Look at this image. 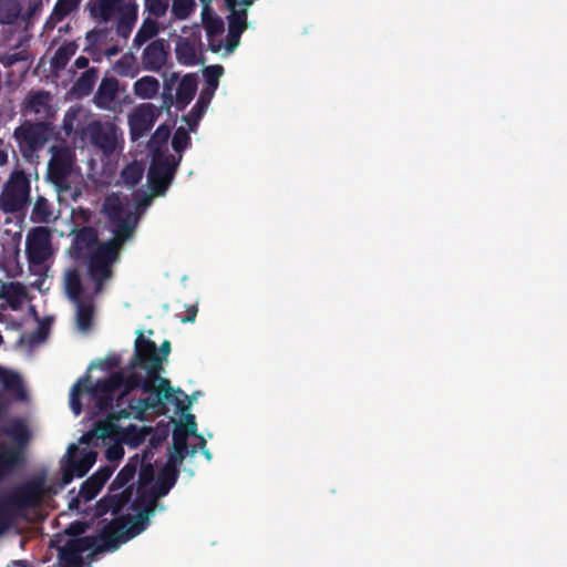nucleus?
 <instances>
[{
    "label": "nucleus",
    "instance_id": "f257e3e1",
    "mask_svg": "<svg viewBox=\"0 0 567 567\" xmlns=\"http://www.w3.org/2000/svg\"><path fill=\"white\" fill-rule=\"evenodd\" d=\"M104 212L115 223L113 237L107 243L100 244L95 230L83 228L75 235L71 247L76 258L89 260L91 276L99 284L111 279V267L117 260L118 250L132 238L138 221L135 212L124 209L118 196L107 197Z\"/></svg>",
    "mask_w": 567,
    "mask_h": 567
},
{
    "label": "nucleus",
    "instance_id": "f03ea898",
    "mask_svg": "<svg viewBox=\"0 0 567 567\" xmlns=\"http://www.w3.org/2000/svg\"><path fill=\"white\" fill-rule=\"evenodd\" d=\"M171 352V342L165 340L161 348L157 349L156 343L150 339H145L143 333L140 332L135 340L134 357L131 361V368H141L145 371L143 375L144 380H151L154 395H147L146 398L133 399L127 398L128 408L131 412L121 410L120 416L128 417L134 414L135 417L142 419L144 413L152 410L157 413H164L166 405L164 400L175 403L177 409L181 411L186 410L189 405H184L183 402L178 401L174 396V389L171 385L169 380L161 377L163 370L162 363Z\"/></svg>",
    "mask_w": 567,
    "mask_h": 567
},
{
    "label": "nucleus",
    "instance_id": "7ed1b4c3",
    "mask_svg": "<svg viewBox=\"0 0 567 567\" xmlns=\"http://www.w3.org/2000/svg\"><path fill=\"white\" fill-rule=\"evenodd\" d=\"M45 471L12 487L0 495V537L8 533L16 522L25 516L27 511L40 507L44 498L52 493L47 485Z\"/></svg>",
    "mask_w": 567,
    "mask_h": 567
},
{
    "label": "nucleus",
    "instance_id": "20e7f679",
    "mask_svg": "<svg viewBox=\"0 0 567 567\" xmlns=\"http://www.w3.org/2000/svg\"><path fill=\"white\" fill-rule=\"evenodd\" d=\"M0 431L11 437L20 450L29 442L30 431L27 422L20 417L7 421L10 405L13 402H28L29 393L22 377L17 371L0 365Z\"/></svg>",
    "mask_w": 567,
    "mask_h": 567
},
{
    "label": "nucleus",
    "instance_id": "39448f33",
    "mask_svg": "<svg viewBox=\"0 0 567 567\" xmlns=\"http://www.w3.org/2000/svg\"><path fill=\"white\" fill-rule=\"evenodd\" d=\"M171 135L168 126L161 125L153 133L148 147L153 158L148 171V179L153 186L152 194H144L143 198L137 200L136 209L145 208L151 204L155 195H161L166 189L174 172V163L168 154L167 142Z\"/></svg>",
    "mask_w": 567,
    "mask_h": 567
},
{
    "label": "nucleus",
    "instance_id": "423d86ee",
    "mask_svg": "<svg viewBox=\"0 0 567 567\" xmlns=\"http://www.w3.org/2000/svg\"><path fill=\"white\" fill-rule=\"evenodd\" d=\"M49 153L51 157L48 163V181L59 193L70 190L80 177L72 150L65 143H58L49 147Z\"/></svg>",
    "mask_w": 567,
    "mask_h": 567
},
{
    "label": "nucleus",
    "instance_id": "0eeeda50",
    "mask_svg": "<svg viewBox=\"0 0 567 567\" xmlns=\"http://www.w3.org/2000/svg\"><path fill=\"white\" fill-rule=\"evenodd\" d=\"M151 380H144L143 374L132 369L128 374L123 372H115L109 378L100 379L94 385L87 389L92 395L109 394L115 396L118 394V400L127 398L135 389H141L143 393L154 395Z\"/></svg>",
    "mask_w": 567,
    "mask_h": 567
},
{
    "label": "nucleus",
    "instance_id": "6e6552de",
    "mask_svg": "<svg viewBox=\"0 0 567 567\" xmlns=\"http://www.w3.org/2000/svg\"><path fill=\"white\" fill-rule=\"evenodd\" d=\"M144 1V13L143 18L134 38L133 47L142 48L150 40L156 38L159 33L165 32L168 28L161 19L164 18L168 10L171 0H143Z\"/></svg>",
    "mask_w": 567,
    "mask_h": 567
},
{
    "label": "nucleus",
    "instance_id": "1a4fd4ad",
    "mask_svg": "<svg viewBox=\"0 0 567 567\" xmlns=\"http://www.w3.org/2000/svg\"><path fill=\"white\" fill-rule=\"evenodd\" d=\"M30 203V181L22 171L13 172L3 184L0 209L6 214L22 213Z\"/></svg>",
    "mask_w": 567,
    "mask_h": 567
},
{
    "label": "nucleus",
    "instance_id": "9d476101",
    "mask_svg": "<svg viewBox=\"0 0 567 567\" xmlns=\"http://www.w3.org/2000/svg\"><path fill=\"white\" fill-rule=\"evenodd\" d=\"M131 515H122L107 525H105L99 536H94V546L91 547L92 555H99L105 551H114L121 543H126L131 538Z\"/></svg>",
    "mask_w": 567,
    "mask_h": 567
},
{
    "label": "nucleus",
    "instance_id": "9b49d317",
    "mask_svg": "<svg viewBox=\"0 0 567 567\" xmlns=\"http://www.w3.org/2000/svg\"><path fill=\"white\" fill-rule=\"evenodd\" d=\"M66 296L76 307V323L80 330H87L93 322V296L104 286H64Z\"/></svg>",
    "mask_w": 567,
    "mask_h": 567
},
{
    "label": "nucleus",
    "instance_id": "f8f14e48",
    "mask_svg": "<svg viewBox=\"0 0 567 567\" xmlns=\"http://www.w3.org/2000/svg\"><path fill=\"white\" fill-rule=\"evenodd\" d=\"M25 252L32 267L43 266L53 255L51 231L43 226L31 228L25 237Z\"/></svg>",
    "mask_w": 567,
    "mask_h": 567
},
{
    "label": "nucleus",
    "instance_id": "ddd939ff",
    "mask_svg": "<svg viewBox=\"0 0 567 567\" xmlns=\"http://www.w3.org/2000/svg\"><path fill=\"white\" fill-rule=\"evenodd\" d=\"M202 22L209 39V48L213 52L229 54L237 48L234 47L230 49L233 39L230 34V13L228 14V33L225 41L223 40L224 22L212 12L207 3L203 6Z\"/></svg>",
    "mask_w": 567,
    "mask_h": 567
},
{
    "label": "nucleus",
    "instance_id": "4468645a",
    "mask_svg": "<svg viewBox=\"0 0 567 567\" xmlns=\"http://www.w3.org/2000/svg\"><path fill=\"white\" fill-rule=\"evenodd\" d=\"M161 115V107L153 103L144 102L135 105L127 113V126L133 142L145 137L153 128Z\"/></svg>",
    "mask_w": 567,
    "mask_h": 567
},
{
    "label": "nucleus",
    "instance_id": "2eb2a0df",
    "mask_svg": "<svg viewBox=\"0 0 567 567\" xmlns=\"http://www.w3.org/2000/svg\"><path fill=\"white\" fill-rule=\"evenodd\" d=\"M206 79V85L200 91L198 101L193 110L184 117V121L188 124L189 130L193 131L204 113L206 112L214 93L218 86L220 76L223 75V68L219 65L208 66L204 71Z\"/></svg>",
    "mask_w": 567,
    "mask_h": 567
},
{
    "label": "nucleus",
    "instance_id": "dca6fc26",
    "mask_svg": "<svg viewBox=\"0 0 567 567\" xmlns=\"http://www.w3.org/2000/svg\"><path fill=\"white\" fill-rule=\"evenodd\" d=\"M13 135L22 155L30 157L34 151L41 148L48 141L50 126L43 122L35 124L25 122L14 130Z\"/></svg>",
    "mask_w": 567,
    "mask_h": 567
},
{
    "label": "nucleus",
    "instance_id": "f3484780",
    "mask_svg": "<svg viewBox=\"0 0 567 567\" xmlns=\"http://www.w3.org/2000/svg\"><path fill=\"white\" fill-rule=\"evenodd\" d=\"M158 497L154 495L150 489H140L138 495L132 503V509L136 513L134 516L131 515V533L128 538H134L144 532L148 524L150 517L154 515L157 506Z\"/></svg>",
    "mask_w": 567,
    "mask_h": 567
},
{
    "label": "nucleus",
    "instance_id": "a211bd4d",
    "mask_svg": "<svg viewBox=\"0 0 567 567\" xmlns=\"http://www.w3.org/2000/svg\"><path fill=\"white\" fill-rule=\"evenodd\" d=\"M81 135L90 138L104 153H112L117 146L121 134L120 128L113 123L91 121L81 130Z\"/></svg>",
    "mask_w": 567,
    "mask_h": 567
},
{
    "label": "nucleus",
    "instance_id": "6ab92c4d",
    "mask_svg": "<svg viewBox=\"0 0 567 567\" xmlns=\"http://www.w3.org/2000/svg\"><path fill=\"white\" fill-rule=\"evenodd\" d=\"M177 84L176 94H175V104L179 110L185 109L197 91L198 80L195 74H185L179 79L178 73L172 72L171 74L164 78V89L166 91H172L173 85Z\"/></svg>",
    "mask_w": 567,
    "mask_h": 567
},
{
    "label": "nucleus",
    "instance_id": "aec40b11",
    "mask_svg": "<svg viewBox=\"0 0 567 567\" xmlns=\"http://www.w3.org/2000/svg\"><path fill=\"white\" fill-rule=\"evenodd\" d=\"M94 536L72 538L58 550L61 567H83L82 554L94 546Z\"/></svg>",
    "mask_w": 567,
    "mask_h": 567
},
{
    "label": "nucleus",
    "instance_id": "412c9836",
    "mask_svg": "<svg viewBox=\"0 0 567 567\" xmlns=\"http://www.w3.org/2000/svg\"><path fill=\"white\" fill-rule=\"evenodd\" d=\"M143 49L141 64L150 72H161L169 59V48L164 39H152Z\"/></svg>",
    "mask_w": 567,
    "mask_h": 567
},
{
    "label": "nucleus",
    "instance_id": "4be33fe9",
    "mask_svg": "<svg viewBox=\"0 0 567 567\" xmlns=\"http://www.w3.org/2000/svg\"><path fill=\"white\" fill-rule=\"evenodd\" d=\"M256 0H224L228 11H230V49L238 47L241 33L249 27L247 12Z\"/></svg>",
    "mask_w": 567,
    "mask_h": 567
},
{
    "label": "nucleus",
    "instance_id": "5701e85b",
    "mask_svg": "<svg viewBox=\"0 0 567 567\" xmlns=\"http://www.w3.org/2000/svg\"><path fill=\"white\" fill-rule=\"evenodd\" d=\"M24 111L27 114H32L37 120L44 123L53 118L58 106L53 103L50 93L44 91L30 92L25 97Z\"/></svg>",
    "mask_w": 567,
    "mask_h": 567
},
{
    "label": "nucleus",
    "instance_id": "b1692460",
    "mask_svg": "<svg viewBox=\"0 0 567 567\" xmlns=\"http://www.w3.org/2000/svg\"><path fill=\"white\" fill-rule=\"evenodd\" d=\"M133 487L128 486L120 493H107L94 507V517H102L107 513L117 515L132 499Z\"/></svg>",
    "mask_w": 567,
    "mask_h": 567
},
{
    "label": "nucleus",
    "instance_id": "393cba45",
    "mask_svg": "<svg viewBox=\"0 0 567 567\" xmlns=\"http://www.w3.org/2000/svg\"><path fill=\"white\" fill-rule=\"evenodd\" d=\"M127 2V0H90L86 9L92 19L103 23L115 19Z\"/></svg>",
    "mask_w": 567,
    "mask_h": 567
},
{
    "label": "nucleus",
    "instance_id": "a878e982",
    "mask_svg": "<svg viewBox=\"0 0 567 567\" xmlns=\"http://www.w3.org/2000/svg\"><path fill=\"white\" fill-rule=\"evenodd\" d=\"M118 81L115 78L102 79L94 96V104L105 111H115L118 97Z\"/></svg>",
    "mask_w": 567,
    "mask_h": 567
},
{
    "label": "nucleus",
    "instance_id": "bb28decb",
    "mask_svg": "<svg viewBox=\"0 0 567 567\" xmlns=\"http://www.w3.org/2000/svg\"><path fill=\"white\" fill-rule=\"evenodd\" d=\"M23 453L19 447L0 444V483L23 464Z\"/></svg>",
    "mask_w": 567,
    "mask_h": 567
},
{
    "label": "nucleus",
    "instance_id": "cd10ccee",
    "mask_svg": "<svg viewBox=\"0 0 567 567\" xmlns=\"http://www.w3.org/2000/svg\"><path fill=\"white\" fill-rule=\"evenodd\" d=\"M178 476L179 468L163 466L157 475L155 484L150 488V491L158 498L166 496L176 484Z\"/></svg>",
    "mask_w": 567,
    "mask_h": 567
},
{
    "label": "nucleus",
    "instance_id": "c85d7f7f",
    "mask_svg": "<svg viewBox=\"0 0 567 567\" xmlns=\"http://www.w3.org/2000/svg\"><path fill=\"white\" fill-rule=\"evenodd\" d=\"M159 81L152 75H144L137 79L132 86L133 94L143 101H151L158 95Z\"/></svg>",
    "mask_w": 567,
    "mask_h": 567
},
{
    "label": "nucleus",
    "instance_id": "c756f323",
    "mask_svg": "<svg viewBox=\"0 0 567 567\" xmlns=\"http://www.w3.org/2000/svg\"><path fill=\"white\" fill-rule=\"evenodd\" d=\"M0 298L4 299L13 311L20 310L25 301H30L27 286H0Z\"/></svg>",
    "mask_w": 567,
    "mask_h": 567
},
{
    "label": "nucleus",
    "instance_id": "7c9ffc66",
    "mask_svg": "<svg viewBox=\"0 0 567 567\" xmlns=\"http://www.w3.org/2000/svg\"><path fill=\"white\" fill-rule=\"evenodd\" d=\"M90 116V112L82 106H72L68 110L64 115L62 128L66 135H70L72 132L78 131L81 133V130Z\"/></svg>",
    "mask_w": 567,
    "mask_h": 567
},
{
    "label": "nucleus",
    "instance_id": "2f4dec72",
    "mask_svg": "<svg viewBox=\"0 0 567 567\" xmlns=\"http://www.w3.org/2000/svg\"><path fill=\"white\" fill-rule=\"evenodd\" d=\"M115 19H117V34L127 38L137 19V6L128 1Z\"/></svg>",
    "mask_w": 567,
    "mask_h": 567
},
{
    "label": "nucleus",
    "instance_id": "473e14b6",
    "mask_svg": "<svg viewBox=\"0 0 567 567\" xmlns=\"http://www.w3.org/2000/svg\"><path fill=\"white\" fill-rule=\"evenodd\" d=\"M176 59L185 65H193L198 60L197 49L188 39L179 37L175 45Z\"/></svg>",
    "mask_w": 567,
    "mask_h": 567
},
{
    "label": "nucleus",
    "instance_id": "72a5a7b5",
    "mask_svg": "<svg viewBox=\"0 0 567 567\" xmlns=\"http://www.w3.org/2000/svg\"><path fill=\"white\" fill-rule=\"evenodd\" d=\"M171 19L172 20L184 21L189 19L197 9L196 0H171Z\"/></svg>",
    "mask_w": 567,
    "mask_h": 567
},
{
    "label": "nucleus",
    "instance_id": "f704fd0d",
    "mask_svg": "<svg viewBox=\"0 0 567 567\" xmlns=\"http://www.w3.org/2000/svg\"><path fill=\"white\" fill-rule=\"evenodd\" d=\"M97 79V71L94 69H90L82 73V75L78 79L73 86V91L78 96H84L87 95Z\"/></svg>",
    "mask_w": 567,
    "mask_h": 567
},
{
    "label": "nucleus",
    "instance_id": "c9c22d12",
    "mask_svg": "<svg viewBox=\"0 0 567 567\" xmlns=\"http://www.w3.org/2000/svg\"><path fill=\"white\" fill-rule=\"evenodd\" d=\"M95 453L86 452L81 458L70 456L68 463L73 468L78 477H83L95 463Z\"/></svg>",
    "mask_w": 567,
    "mask_h": 567
},
{
    "label": "nucleus",
    "instance_id": "e433bc0d",
    "mask_svg": "<svg viewBox=\"0 0 567 567\" xmlns=\"http://www.w3.org/2000/svg\"><path fill=\"white\" fill-rule=\"evenodd\" d=\"M113 71L120 76L134 78L137 73L135 58L132 54L122 55L114 64Z\"/></svg>",
    "mask_w": 567,
    "mask_h": 567
},
{
    "label": "nucleus",
    "instance_id": "4c0bfd02",
    "mask_svg": "<svg viewBox=\"0 0 567 567\" xmlns=\"http://www.w3.org/2000/svg\"><path fill=\"white\" fill-rule=\"evenodd\" d=\"M144 167L141 163L128 164L121 173L122 181L128 187L135 186L142 178Z\"/></svg>",
    "mask_w": 567,
    "mask_h": 567
},
{
    "label": "nucleus",
    "instance_id": "58836bf2",
    "mask_svg": "<svg viewBox=\"0 0 567 567\" xmlns=\"http://www.w3.org/2000/svg\"><path fill=\"white\" fill-rule=\"evenodd\" d=\"M87 378L80 379L71 389L70 392V408L75 415H79L82 411L81 395L84 390L89 388L85 385Z\"/></svg>",
    "mask_w": 567,
    "mask_h": 567
},
{
    "label": "nucleus",
    "instance_id": "ea45409f",
    "mask_svg": "<svg viewBox=\"0 0 567 567\" xmlns=\"http://www.w3.org/2000/svg\"><path fill=\"white\" fill-rule=\"evenodd\" d=\"M197 453L196 445L192 446L190 450H179L178 447H173L172 451H169L168 460L164 467H171V468H179V466L183 464L186 456H194Z\"/></svg>",
    "mask_w": 567,
    "mask_h": 567
},
{
    "label": "nucleus",
    "instance_id": "a19ab883",
    "mask_svg": "<svg viewBox=\"0 0 567 567\" xmlns=\"http://www.w3.org/2000/svg\"><path fill=\"white\" fill-rule=\"evenodd\" d=\"M81 0H59L54 7L52 19L61 21L64 17L76 10Z\"/></svg>",
    "mask_w": 567,
    "mask_h": 567
},
{
    "label": "nucleus",
    "instance_id": "79ce46f5",
    "mask_svg": "<svg viewBox=\"0 0 567 567\" xmlns=\"http://www.w3.org/2000/svg\"><path fill=\"white\" fill-rule=\"evenodd\" d=\"M76 45L74 43H68L61 47L54 54L53 65L56 69H62L68 63L69 59L75 54Z\"/></svg>",
    "mask_w": 567,
    "mask_h": 567
},
{
    "label": "nucleus",
    "instance_id": "37998d69",
    "mask_svg": "<svg viewBox=\"0 0 567 567\" xmlns=\"http://www.w3.org/2000/svg\"><path fill=\"white\" fill-rule=\"evenodd\" d=\"M140 465L138 455L128 458L127 463L117 473L118 480L128 484L135 476Z\"/></svg>",
    "mask_w": 567,
    "mask_h": 567
},
{
    "label": "nucleus",
    "instance_id": "c03bdc74",
    "mask_svg": "<svg viewBox=\"0 0 567 567\" xmlns=\"http://www.w3.org/2000/svg\"><path fill=\"white\" fill-rule=\"evenodd\" d=\"M32 214L37 221H48L52 216V212L49 209L48 200L43 197L38 198L34 204Z\"/></svg>",
    "mask_w": 567,
    "mask_h": 567
},
{
    "label": "nucleus",
    "instance_id": "a18cd8bd",
    "mask_svg": "<svg viewBox=\"0 0 567 567\" xmlns=\"http://www.w3.org/2000/svg\"><path fill=\"white\" fill-rule=\"evenodd\" d=\"M140 471H138V488L144 489L147 485H150L154 481V467L151 463L140 462Z\"/></svg>",
    "mask_w": 567,
    "mask_h": 567
},
{
    "label": "nucleus",
    "instance_id": "49530a36",
    "mask_svg": "<svg viewBox=\"0 0 567 567\" xmlns=\"http://www.w3.org/2000/svg\"><path fill=\"white\" fill-rule=\"evenodd\" d=\"M101 489L102 487H100L96 483L93 482V480H90L89 477L81 484L79 496L89 502L92 501Z\"/></svg>",
    "mask_w": 567,
    "mask_h": 567
},
{
    "label": "nucleus",
    "instance_id": "de8ad7c7",
    "mask_svg": "<svg viewBox=\"0 0 567 567\" xmlns=\"http://www.w3.org/2000/svg\"><path fill=\"white\" fill-rule=\"evenodd\" d=\"M188 436L190 435L182 427V425L176 423L173 430V447L190 450L192 447H189L187 443Z\"/></svg>",
    "mask_w": 567,
    "mask_h": 567
},
{
    "label": "nucleus",
    "instance_id": "09e8293b",
    "mask_svg": "<svg viewBox=\"0 0 567 567\" xmlns=\"http://www.w3.org/2000/svg\"><path fill=\"white\" fill-rule=\"evenodd\" d=\"M189 142V135L188 132L183 128L178 127L173 136L172 145L176 152L183 151Z\"/></svg>",
    "mask_w": 567,
    "mask_h": 567
},
{
    "label": "nucleus",
    "instance_id": "8fccbe9b",
    "mask_svg": "<svg viewBox=\"0 0 567 567\" xmlns=\"http://www.w3.org/2000/svg\"><path fill=\"white\" fill-rule=\"evenodd\" d=\"M112 474L113 468L111 466H103L90 476V480H93L100 487H103Z\"/></svg>",
    "mask_w": 567,
    "mask_h": 567
},
{
    "label": "nucleus",
    "instance_id": "3c124183",
    "mask_svg": "<svg viewBox=\"0 0 567 567\" xmlns=\"http://www.w3.org/2000/svg\"><path fill=\"white\" fill-rule=\"evenodd\" d=\"M93 396L96 398V406L100 411L109 412L113 408L115 396L109 394H97Z\"/></svg>",
    "mask_w": 567,
    "mask_h": 567
},
{
    "label": "nucleus",
    "instance_id": "603ef678",
    "mask_svg": "<svg viewBox=\"0 0 567 567\" xmlns=\"http://www.w3.org/2000/svg\"><path fill=\"white\" fill-rule=\"evenodd\" d=\"M86 528V523L73 522L66 527L65 533L74 538H81L80 536L85 533Z\"/></svg>",
    "mask_w": 567,
    "mask_h": 567
},
{
    "label": "nucleus",
    "instance_id": "864d4df0",
    "mask_svg": "<svg viewBox=\"0 0 567 567\" xmlns=\"http://www.w3.org/2000/svg\"><path fill=\"white\" fill-rule=\"evenodd\" d=\"M178 425H182V427L190 435V436H197V423L195 420L194 414H186L185 422L184 423H177Z\"/></svg>",
    "mask_w": 567,
    "mask_h": 567
},
{
    "label": "nucleus",
    "instance_id": "5fc2aeb1",
    "mask_svg": "<svg viewBox=\"0 0 567 567\" xmlns=\"http://www.w3.org/2000/svg\"><path fill=\"white\" fill-rule=\"evenodd\" d=\"M121 363V359L116 354L107 355L104 360L101 361V368L105 370H112L117 368Z\"/></svg>",
    "mask_w": 567,
    "mask_h": 567
},
{
    "label": "nucleus",
    "instance_id": "6e6d98bb",
    "mask_svg": "<svg viewBox=\"0 0 567 567\" xmlns=\"http://www.w3.org/2000/svg\"><path fill=\"white\" fill-rule=\"evenodd\" d=\"M74 476H76L75 472L73 471L72 467H70L69 463L66 462L61 477L62 486L70 484L73 481Z\"/></svg>",
    "mask_w": 567,
    "mask_h": 567
},
{
    "label": "nucleus",
    "instance_id": "4d7b16f0",
    "mask_svg": "<svg viewBox=\"0 0 567 567\" xmlns=\"http://www.w3.org/2000/svg\"><path fill=\"white\" fill-rule=\"evenodd\" d=\"M48 336V328L44 324V322H41L38 329L32 333L31 340L32 341H43L45 340Z\"/></svg>",
    "mask_w": 567,
    "mask_h": 567
},
{
    "label": "nucleus",
    "instance_id": "13d9d810",
    "mask_svg": "<svg viewBox=\"0 0 567 567\" xmlns=\"http://www.w3.org/2000/svg\"><path fill=\"white\" fill-rule=\"evenodd\" d=\"M124 451L121 446H113L107 449L106 451V457L110 461H118L123 457Z\"/></svg>",
    "mask_w": 567,
    "mask_h": 567
},
{
    "label": "nucleus",
    "instance_id": "bf43d9fd",
    "mask_svg": "<svg viewBox=\"0 0 567 567\" xmlns=\"http://www.w3.org/2000/svg\"><path fill=\"white\" fill-rule=\"evenodd\" d=\"M126 485L127 484L124 481H120L118 476L116 475L109 487V493H120L127 488L125 487Z\"/></svg>",
    "mask_w": 567,
    "mask_h": 567
},
{
    "label": "nucleus",
    "instance_id": "052dcab7",
    "mask_svg": "<svg viewBox=\"0 0 567 567\" xmlns=\"http://www.w3.org/2000/svg\"><path fill=\"white\" fill-rule=\"evenodd\" d=\"M65 284H80V275L75 269L65 271Z\"/></svg>",
    "mask_w": 567,
    "mask_h": 567
},
{
    "label": "nucleus",
    "instance_id": "680f3d73",
    "mask_svg": "<svg viewBox=\"0 0 567 567\" xmlns=\"http://www.w3.org/2000/svg\"><path fill=\"white\" fill-rule=\"evenodd\" d=\"M196 315H197V308L195 306H192L190 308L187 309V315L183 319V322H193L196 318Z\"/></svg>",
    "mask_w": 567,
    "mask_h": 567
},
{
    "label": "nucleus",
    "instance_id": "e2e57ef3",
    "mask_svg": "<svg viewBox=\"0 0 567 567\" xmlns=\"http://www.w3.org/2000/svg\"><path fill=\"white\" fill-rule=\"evenodd\" d=\"M89 65V59L85 58V56H79L76 60H75V66L78 69H85L86 66Z\"/></svg>",
    "mask_w": 567,
    "mask_h": 567
},
{
    "label": "nucleus",
    "instance_id": "0e129e2a",
    "mask_svg": "<svg viewBox=\"0 0 567 567\" xmlns=\"http://www.w3.org/2000/svg\"><path fill=\"white\" fill-rule=\"evenodd\" d=\"M197 440H198V445L196 446L197 449L199 450H204L206 449V440L203 435L200 434H197V436H195Z\"/></svg>",
    "mask_w": 567,
    "mask_h": 567
},
{
    "label": "nucleus",
    "instance_id": "69168bd1",
    "mask_svg": "<svg viewBox=\"0 0 567 567\" xmlns=\"http://www.w3.org/2000/svg\"><path fill=\"white\" fill-rule=\"evenodd\" d=\"M79 505H80V501H79V497H73L70 503H69V508L71 511L73 509H78L79 508Z\"/></svg>",
    "mask_w": 567,
    "mask_h": 567
},
{
    "label": "nucleus",
    "instance_id": "338daca9",
    "mask_svg": "<svg viewBox=\"0 0 567 567\" xmlns=\"http://www.w3.org/2000/svg\"><path fill=\"white\" fill-rule=\"evenodd\" d=\"M29 312L35 320H40L35 306L30 305Z\"/></svg>",
    "mask_w": 567,
    "mask_h": 567
},
{
    "label": "nucleus",
    "instance_id": "774afa93",
    "mask_svg": "<svg viewBox=\"0 0 567 567\" xmlns=\"http://www.w3.org/2000/svg\"><path fill=\"white\" fill-rule=\"evenodd\" d=\"M18 567H33L28 560H16Z\"/></svg>",
    "mask_w": 567,
    "mask_h": 567
}]
</instances>
